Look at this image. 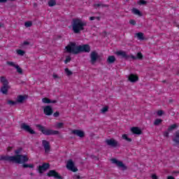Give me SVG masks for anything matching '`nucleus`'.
I'll list each match as a JSON object with an SVG mask.
<instances>
[{
    "instance_id": "nucleus-1",
    "label": "nucleus",
    "mask_w": 179,
    "mask_h": 179,
    "mask_svg": "<svg viewBox=\"0 0 179 179\" xmlns=\"http://www.w3.org/2000/svg\"><path fill=\"white\" fill-rule=\"evenodd\" d=\"M22 148H18L15 151V156H0V160H6L7 162H12L13 163H17L18 164H22L23 163H26V162H29V157L27 155H20V153L22 152Z\"/></svg>"
},
{
    "instance_id": "nucleus-2",
    "label": "nucleus",
    "mask_w": 179,
    "mask_h": 179,
    "mask_svg": "<svg viewBox=\"0 0 179 179\" xmlns=\"http://www.w3.org/2000/svg\"><path fill=\"white\" fill-rule=\"evenodd\" d=\"M66 52L71 54H79V52H90V46L89 45H78L76 43L71 42L65 48Z\"/></svg>"
},
{
    "instance_id": "nucleus-3",
    "label": "nucleus",
    "mask_w": 179,
    "mask_h": 179,
    "mask_svg": "<svg viewBox=\"0 0 179 179\" xmlns=\"http://www.w3.org/2000/svg\"><path fill=\"white\" fill-rule=\"evenodd\" d=\"M86 26V22L82 21L80 19H74L72 22L73 31L74 33L78 34L81 30H83V27Z\"/></svg>"
},
{
    "instance_id": "nucleus-4",
    "label": "nucleus",
    "mask_w": 179,
    "mask_h": 179,
    "mask_svg": "<svg viewBox=\"0 0 179 179\" xmlns=\"http://www.w3.org/2000/svg\"><path fill=\"white\" fill-rule=\"evenodd\" d=\"M36 127L37 128H38L39 130L42 131L43 135H58V134H59V131L57 130L48 129L40 124H37Z\"/></svg>"
},
{
    "instance_id": "nucleus-5",
    "label": "nucleus",
    "mask_w": 179,
    "mask_h": 179,
    "mask_svg": "<svg viewBox=\"0 0 179 179\" xmlns=\"http://www.w3.org/2000/svg\"><path fill=\"white\" fill-rule=\"evenodd\" d=\"M1 83H3V87L1 89V92L3 94H8V90H9L8 80H6L5 77H1Z\"/></svg>"
},
{
    "instance_id": "nucleus-6",
    "label": "nucleus",
    "mask_w": 179,
    "mask_h": 179,
    "mask_svg": "<svg viewBox=\"0 0 179 179\" xmlns=\"http://www.w3.org/2000/svg\"><path fill=\"white\" fill-rule=\"evenodd\" d=\"M110 162L113 164L117 166L120 170H127V166H124V164L121 161H118L117 159H110Z\"/></svg>"
},
{
    "instance_id": "nucleus-7",
    "label": "nucleus",
    "mask_w": 179,
    "mask_h": 179,
    "mask_svg": "<svg viewBox=\"0 0 179 179\" xmlns=\"http://www.w3.org/2000/svg\"><path fill=\"white\" fill-rule=\"evenodd\" d=\"M66 167L68 170H70V171H73V173H76V171H78V168L75 166V164L72 159H70L67 162Z\"/></svg>"
},
{
    "instance_id": "nucleus-8",
    "label": "nucleus",
    "mask_w": 179,
    "mask_h": 179,
    "mask_svg": "<svg viewBox=\"0 0 179 179\" xmlns=\"http://www.w3.org/2000/svg\"><path fill=\"white\" fill-rule=\"evenodd\" d=\"M21 128L22 129H24V131H27V132H29V134H36V132L34 131V130H33L32 129L30 128V126L27 125V124H22L21 125Z\"/></svg>"
},
{
    "instance_id": "nucleus-9",
    "label": "nucleus",
    "mask_w": 179,
    "mask_h": 179,
    "mask_svg": "<svg viewBox=\"0 0 179 179\" xmlns=\"http://www.w3.org/2000/svg\"><path fill=\"white\" fill-rule=\"evenodd\" d=\"M130 131L134 135H142V129L138 127H131Z\"/></svg>"
},
{
    "instance_id": "nucleus-10",
    "label": "nucleus",
    "mask_w": 179,
    "mask_h": 179,
    "mask_svg": "<svg viewBox=\"0 0 179 179\" xmlns=\"http://www.w3.org/2000/svg\"><path fill=\"white\" fill-rule=\"evenodd\" d=\"M106 143H107V145H108L109 146H112L113 148H115V146L118 145V142H117V141L113 138L107 139L106 141Z\"/></svg>"
},
{
    "instance_id": "nucleus-11",
    "label": "nucleus",
    "mask_w": 179,
    "mask_h": 179,
    "mask_svg": "<svg viewBox=\"0 0 179 179\" xmlns=\"http://www.w3.org/2000/svg\"><path fill=\"white\" fill-rule=\"evenodd\" d=\"M72 134L79 136V138H83L85 136V131L79 129H74L72 131Z\"/></svg>"
},
{
    "instance_id": "nucleus-12",
    "label": "nucleus",
    "mask_w": 179,
    "mask_h": 179,
    "mask_svg": "<svg viewBox=\"0 0 179 179\" xmlns=\"http://www.w3.org/2000/svg\"><path fill=\"white\" fill-rule=\"evenodd\" d=\"M42 145L45 149V153H49L50 152V143L48 141L43 140L42 141Z\"/></svg>"
},
{
    "instance_id": "nucleus-13",
    "label": "nucleus",
    "mask_w": 179,
    "mask_h": 179,
    "mask_svg": "<svg viewBox=\"0 0 179 179\" xmlns=\"http://www.w3.org/2000/svg\"><path fill=\"white\" fill-rule=\"evenodd\" d=\"M90 57L92 64H96V61L99 58V55L96 52H92Z\"/></svg>"
},
{
    "instance_id": "nucleus-14",
    "label": "nucleus",
    "mask_w": 179,
    "mask_h": 179,
    "mask_svg": "<svg viewBox=\"0 0 179 179\" xmlns=\"http://www.w3.org/2000/svg\"><path fill=\"white\" fill-rule=\"evenodd\" d=\"M43 112L45 115H51L52 114V108L51 106H45L43 108Z\"/></svg>"
},
{
    "instance_id": "nucleus-15",
    "label": "nucleus",
    "mask_w": 179,
    "mask_h": 179,
    "mask_svg": "<svg viewBox=\"0 0 179 179\" xmlns=\"http://www.w3.org/2000/svg\"><path fill=\"white\" fill-rule=\"evenodd\" d=\"M48 167H50V164H43L42 166H39V167H38L39 173L41 174L44 173V171H45V170H47V169H48Z\"/></svg>"
},
{
    "instance_id": "nucleus-16",
    "label": "nucleus",
    "mask_w": 179,
    "mask_h": 179,
    "mask_svg": "<svg viewBox=\"0 0 179 179\" xmlns=\"http://www.w3.org/2000/svg\"><path fill=\"white\" fill-rule=\"evenodd\" d=\"M48 176L49 177H55V178H61V176H59V174H58V173L54 170L50 171Z\"/></svg>"
},
{
    "instance_id": "nucleus-17",
    "label": "nucleus",
    "mask_w": 179,
    "mask_h": 179,
    "mask_svg": "<svg viewBox=\"0 0 179 179\" xmlns=\"http://www.w3.org/2000/svg\"><path fill=\"white\" fill-rule=\"evenodd\" d=\"M129 80L131 83H135L138 80V76L135 74H130L129 76Z\"/></svg>"
},
{
    "instance_id": "nucleus-18",
    "label": "nucleus",
    "mask_w": 179,
    "mask_h": 179,
    "mask_svg": "<svg viewBox=\"0 0 179 179\" xmlns=\"http://www.w3.org/2000/svg\"><path fill=\"white\" fill-rule=\"evenodd\" d=\"M25 99H27V96L26 95H20L17 97V103H23Z\"/></svg>"
},
{
    "instance_id": "nucleus-19",
    "label": "nucleus",
    "mask_w": 179,
    "mask_h": 179,
    "mask_svg": "<svg viewBox=\"0 0 179 179\" xmlns=\"http://www.w3.org/2000/svg\"><path fill=\"white\" fill-rule=\"evenodd\" d=\"M42 102L44 103L45 104H50V103H57V101H51L48 98H43L42 99Z\"/></svg>"
},
{
    "instance_id": "nucleus-20",
    "label": "nucleus",
    "mask_w": 179,
    "mask_h": 179,
    "mask_svg": "<svg viewBox=\"0 0 179 179\" xmlns=\"http://www.w3.org/2000/svg\"><path fill=\"white\" fill-rule=\"evenodd\" d=\"M173 141L175 145H178L179 143V131H177L175 134V136L173 138Z\"/></svg>"
},
{
    "instance_id": "nucleus-21",
    "label": "nucleus",
    "mask_w": 179,
    "mask_h": 179,
    "mask_svg": "<svg viewBox=\"0 0 179 179\" xmlns=\"http://www.w3.org/2000/svg\"><path fill=\"white\" fill-rule=\"evenodd\" d=\"M116 55H119L120 57H122L123 58H127V52H124L122 50L117 52Z\"/></svg>"
},
{
    "instance_id": "nucleus-22",
    "label": "nucleus",
    "mask_w": 179,
    "mask_h": 179,
    "mask_svg": "<svg viewBox=\"0 0 179 179\" xmlns=\"http://www.w3.org/2000/svg\"><path fill=\"white\" fill-rule=\"evenodd\" d=\"M131 12L134 13V15H137V16H142V13H141V11H139V10L137 8H133Z\"/></svg>"
},
{
    "instance_id": "nucleus-23",
    "label": "nucleus",
    "mask_w": 179,
    "mask_h": 179,
    "mask_svg": "<svg viewBox=\"0 0 179 179\" xmlns=\"http://www.w3.org/2000/svg\"><path fill=\"white\" fill-rule=\"evenodd\" d=\"M178 128V125L177 124H173L171 126H169V127L168 128V131H174V129Z\"/></svg>"
},
{
    "instance_id": "nucleus-24",
    "label": "nucleus",
    "mask_w": 179,
    "mask_h": 179,
    "mask_svg": "<svg viewBox=\"0 0 179 179\" xmlns=\"http://www.w3.org/2000/svg\"><path fill=\"white\" fill-rule=\"evenodd\" d=\"M136 36L138 40H145V37H143V33L142 32L136 34Z\"/></svg>"
},
{
    "instance_id": "nucleus-25",
    "label": "nucleus",
    "mask_w": 179,
    "mask_h": 179,
    "mask_svg": "<svg viewBox=\"0 0 179 179\" xmlns=\"http://www.w3.org/2000/svg\"><path fill=\"white\" fill-rule=\"evenodd\" d=\"M48 3L49 6L52 7L57 5V1L55 0H48Z\"/></svg>"
},
{
    "instance_id": "nucleus-26",
    "label": "nucleus",
    "mask_w": 179,
    "mask_h": 179,
    "mask_svg": "<svg viewBox=\"0 0 179 179\" xmlns=\"http://www.w3.org/2000/svg\"><path fill=\"white\" fill-rule=\"evenodd\" d=\"M122 139H124V141H127V142H132V139L128 138L127 134H123L122 136Z\"/></svg>"
},
{
    "instance_id": "nucleus-27",
    "label": "nucleus",
    "mask_w": 179,
    "mask_h": 179,
    "mask_svg": "<svg viewBox=\"0 0 179 179\" xmlns=\"http://www.w3.org/2000/svg\"><path fill=\"white\" fill-rule=\"evenodd\" d=\"M115 61V57L114 56H110L108 57V62L109 64H113Z\"/></svg>"
},
{
    "instance_id": "nucleus-28",
    "label": "nucleus",
    "mask_w": 179,
    "mask_h": 179,
    "mask_svg": "<svg viewBox=\"0 0 179 179\" xmlns=\"http://www.w3.org/2000/svg\"><path fill=\"white\" fill-rule=\"evenodd\" d=\"M16 52H17V55H20L21 57H23V55H24V54H25V52L24 50H20V49L17 50Z\"/></svg>"
},
{
    "instance_id": "nucleus-29",
    "label": "nucleus",
    "mask_w": 179,
    "mask_h": 179,
    "mask_svg": "<svg viewBox=\"0 0 179 179\" xmlns=\"http://www.w3.org/2000/svg\"><path fill=\"white\" fill-rule=\"evenodd\" d=\"M108 111V106H104L101 109V114H106Z\"/></svg>"
},
{
    "instance_id": "nucleus-30",
    "label": "nucleus",
    "mask_w": 179,
    "mask_h": 179,
    "mask_svg": "<svg viewBox=\"0 0 179 179\" xmlns=\"http://www.w3.org/2000/svg\"><path fill=\"white\" fill-rule=\"evenodd\" d=\"M7 65H9L10 66H13L14 68H16L17 66V64H16L14 62H7Z\"/></svg>"
},
{
    "instance_id": "nucleus-31",
    "label": "nucleus",
    "mask_w": 179,
    "mask_h": 179,
    "mask_svg": "<svg viewBox=\"0 0 179 179\" xmlns=\"http://www.w3.org/2000/svg\"><path fill=\"white\" fill-rule=\"evenodd\" d=\"M55 127L58 129L64 128V123L62 122L56 123L55 125Z\"/></svg>"
},
{
    "instance_id": "nucleus-32",
    "label": "nucleus",
    "mask_w": 179,
    "mask_h": 179,
    "mask_svg": "<svg viewBox=\"0 0 179 179\" xmlns=\"http://www.w3.org/2000/svg\"><path fill=\"white\" fill-rule=\"evenodd\" d=\"M15 69H17V72L18 73H20L22 75L23 73V70L19 66V65L17 64V66H15Z\"/></svg>"
},
{
    "instance_id": "nucleus-33",
    "label": "nucleus",
    "mask_w": 179,
    "mask_h": 179,
    "mask_svg": "<svg viewBox=\"0 0 179 179\" xmlns=\"http://www.w3.org/2000/svg\"><path fill=\"white\" fill-rule=\"evenodd\" d=\"M163 122V120L161 119H156L155 121L154 122L155 125H160Z\"/></svg>"
},
{
    "instance_id": "nucleus-34",
    "label": "nucleus",
    "mask_w": 179,
    "mask_h": 179,
    "mask_svg": "<svg viewBox=\"0 0 179 179\" xmlns=\"http://www.w3.org/2000/svg\"><path fill=\"white\" fill-rule=\"evenodd\" d=\"M23 167L24 168H27L29 167V169H34V165L33 164H23Z\"/></svg>"
},
{
    "instance_id": "nucleus-35",
    "label": "nucleus",
    "mask_w": 179,
    "mask_h": 179,
    "mask_svg": "<svg viewBox=\"0 0 179 179\" xmlns=\"http://www.w3.org/2000/svg\"><path fill=\"white\" fill-rule=\"evenodd\" d=\"M32 24H33V23L31 21L26 22L24 23L25 27H31Z\"/></svg>"
},
{
    "instance_id": "nucleus-36",
    "label": "nucleus",
    "mask_w": 179,
    "mask_h": 179,
    "mask_svg": "<svg viewBox=\"0 0 179 179\" xmlns=\"http://www.w3.org/2000/svg\"><path fill=\"white\" fill-rule=\"evenodd\" d=\"M64 71H65V73H66L67 76H71V75H72V71H71L68 69H65Z\"/></svg>"
},
{
    "instance_id": "nucleus-37",
    "label": "nucleus",
    "mask_w": 179,
    "mask_h": 179,
    "mask_svg": "<svg viewBox=\"0 0 179 179\" xmlns=\"http://www.w3.org/2000/svg\"><path fill=\"white\" fill-rule=\"evenodd\" d=\"M7 104H9V106H15V104H16V101H13L12 100H8L7 101Z\"/></svg>"
},
{
    "instance_id": "nucleus-38",
    "label": "nucleus",
    "mask_w": 179,
    "mask_h": 179,
    "mask_svg": "<svg viewBox=\"0 0 179 179\" xmlns=\"http://www.w3.org/2000/svg\"><path fill=\"white\" fill-rule=\"evenodd\" d=\"M137 3H138V5H145L146 1H145V0H138Z\"/></svg>"
},
{
    "instance_id": "nucleus-39",
    "label": "nucleus",
    "mask_w": 179,
    "mask_h": 179,
    "mask_svg": "<svg viewBox=\"0 0 179 179\" xmlns=\"http://www.w3.org/2000/svg\"><path fill=\"white\" fill-rule=\"evenodd\" d=\"M163 114H164V112L163 110L157 111V115H158V117H162V115H163Z\"/></svg>"
},
{
    "instance_id": "nucleus-40",
    "label": "nucleus",
    "mask_w": 179,
    "mask_h": 179,
    "mask_svg": "<svg viewBox=\"0 0 179 179\" xmlns=\"http://www.w3.org/2000/svg\"><path fill=\"white\" fill-rule=\"evenodd\" d=\"M65 64H68V62H71V57H66V60L64 61Z\"/></svg>"
},
{
    "instance_id": "nucleus-41",
    "label": "nucleus",
    "mask_w": 179,
    "mask_h": 179,
    "mask_svg": "<svg viewBox=\"0 0 179 179\" xmlns=\"http://www.w3.org/2000/svg\"><path fill=\"white\" fill-rule=\"evenodd\" d=\"M142 57H143L142 53L141 52L137 53V58L138 59H142Z\"/></svg>"
},
{
    "instance_id": "nucleus-42",
    "label": "nucleus",
    "mask_w": 179,
    "mask_h": 179,
    "mask_svg": "<svg viewBox=\"0 0 179 179\" xmlns=\"http://www.w3.org/2000/svg\"><path fill=\"white\" fill-rule=\"evenodd\" d=\"M74 179H82V177H80L79 175L76 174L73 176Z\"/></svg>"
},
{
    "instance_id": "nucleus-43",
    "label": "nucleus",
    "mask_w": 179,
    "mask_h": 179,
    "mask_svg": "<svg viewBox=\"0 0 179 179\" xmlns=\"http://www.w3.org/2000/svg\"><path fill=\"white\" fill-rule=\"evenodd\" d=\"M129 23H130V24H132L133 26H134V24H136V22L134 20H131L129 21Z\"/></svg>"
},
{
    "instance_id": "nucleus-44",
    "label": "nucleus",
    "mask_w": 179,
    "mask_h": 179,
    "mask_svg": "<svg viewBox=\"0 0 179 179\" xmlns=\"http://www.w3.org/2000/svg\"><path fill=\"white\" fill-rule=\"evenodd\" d=\"M151 178H152V179H157V176H156V174H152V175L151 176Z\"/></svg>"
},
{
    "instance_id": "nucleus-45",
    "label": "nucleus",
    "mask_w": 179,
    "mask_h": 179,
    "mask_svg": "<svg viewBox=\"0 0 179 179\" xmlns=\"http://www.w3.org/2000/svg\"><path fill=\"white\" fill-rule=\"evenodd\" d=\"M53 115H54V117H58L59 115V113L56 112V113H54Z\"/></svg>"
},
{
    "instance_id": "nucleus-46",
    "label": "nucleus",
    "mask_w": 179,
    "mask_h": 179,
    "mask_svg": "<svg viewBox=\"0 0 179 179\" xmlns=\"http://www.w3.org/2000/svg\"><path fill=\"white\" fill-rule=\"evenodd\" d=\"M53 78H54V79H58V75H57V74H53Z\"/></svg>"
},
{
    "instance_id": "nucleus-47",
    "label": "nucleus",
    "mask_w": 179,
    "mask_h": 179,
    "mask_svg": "<svg viewBox=\"0 0 179 179\" xmlns=\"http://www.w3.org/2000/svg\"><path fill=\"white\" fill-rule=\"evenodd\" d=\"M23 45H29V42L24 41V42L23 43Z\"/></svg>"
},
{
    "instance_id": "nucleus-48",
    "label": "nucleus",
    "mask_w": 179,
    "mask_h": 179,
    "mask_svg": "<svg viewBox=\"0 0 179 179\" xmlns=\"http://www.w3.org/2000/svg\"><path fill=\"white\" fill-rule=\"evenodd\" d=\"M164 136H169V132L166 131L164 134Z\"/></svg>"
},
{
    "instance_id": "nucleus-49",
    "label": "nucleus",
    "mask_w": 179,
    "mask_h": 179,
    "mask_svg": "<svg viewBox=\"0 0 179 179\" xmlns=\"http://www.w3.org/2000/svg\"><path fill=\"white\" fill-rule=\"evenodd\" d=\"M96 19V17H90V20H94Z\"/></svg>"
},
{
    "instance_id": "nucleus-50",
    "label": "nucleus",
    "mask_w": 179,
    "mask_h": 179,
    "mask_svg": "<svg viewBox=\"0 0 179 179\" xmlns=\"http://www.w3.org/2000/svg\"><path fill=\"white\" fill-rule=\"evenodd\" d=\"M167 179H174V177H173V176H168Z\"/></svg>"
},
{
    "instance_id": "nucleus-51",
    "label": "nucleus",
    "mask_w": 179,
    "mask_h": 179,
    "mask_svg": "<svg viewBox=\"0 0 179 179\" xmlns=\"http://www.w3.org/2000/svg\"><path fill=\"white\" fill-rule=\"evenodd\" d=\"M94 6H101V4H94Z\"/></svg>"
},
{
    "instance_id": "nucleus-52",
    "label": "nucleus",
    "mask_w": 179,
    "mask_h": 179,
    "mask_svg": "<svg viewBox=\"0 0 179 179\" xmlns=\"http://www.w3.org/2000/svg\"><path fill=\"white\" fill-rule=\"evenodd\" d=\"M0 2H6V0H0Z\"/></svg>"
},
{
    "instance_id": "nucleus-53",
    "label": "nucleus",
    "mask_w": 179,
    "mask_h": 179,
    "mask_svg": "<svg viewBox=\"0 0 179 179\" xmlns=\"http://www.w3.org/2000/svg\"><path fill=\"white\" fill-rule=\"evenodd\" d=\"M40 1H43V0H40Z\"/></svg>"
}]
</instances>
